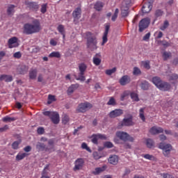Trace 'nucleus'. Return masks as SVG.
Wrapping results in <instances>:
<instances>
[{"mask_svg":"<svg viewBox=\"0 0 178 178\" xmlns=\"http://www.w3.org/2000/svg\"><path fill=\"white\" fill-rule=\"evenodd\" d=\"M41 30V24L38 19H35L32 23H26L24 25V34L30 35L31 34H35V33H40Z\"/></svg>","mask_w":178,"mask_h":178,"instance_id":"obj_1","label":"nucleus"},{"mask_svg":"<svg viewBox=\"0 0 178 178\" xmlns=\"http://www.w3.org/2000/svg\"><path fill=\"white\" fill-rule=\"evenodd\" d=\"M86 39H87V48L90 51H95L97 49L98 47H97V44L98 42L97 41V38L90 32L86 33Z\"/></svg>","mask_w":178,"mask_h":178,"instance_id":"obj_2","label":"nucleus"},{"mask_svg":"<svg viewBox=\"0 0 178 178\" xmlns=\"http://www.w3.org/2000/svg\"><path fill=\"white\" fill-rule=\"evenodd\" d=\"M78 68L79 73L78 74V78L76 80H79L80 81H86V76H84L86 71L87 70V65L84 63L79 64Z\"/></svg>","mask_w":178,"mask_h":178,"instance_id":"obj_3","label":"nucleus"},{"mask_svg":"<svg viewBox=\"0 0 178 178\" xmlns=\"http://www.w3.org/2000/svg\"><path fill=\"white\" fill-rule=\"evenodd\" d=\"M115 136L118 138H120V140H122V141H124V143H126V141H130L131 143L134 141V138L130 136L129 134L124 131H117Z\"/></svg>","mask_w":178,"mask_h":178,"instance_id":"obj_4","label":"nucleus"},{"mask_svg":"<svg viewBox=\"0 0 178 178\" xmlns=\"http://www.w3.org/2000/svg\"><path fill=\"white\" fill-rule=\"evenodd\" d=\"M43 115L44 116H49L54 124L59 123V114L58 113L55 111H44L43 112Z\"/></svg>","mask_w":178,"mask_h":178,"instance_id":"obj_5","label":"nucleus"},{"mask_svg":"<svg viewBox=\"0 0 178 178\" xmlns=\"http://www.w3.org/2000/svg\"><path fill=\"white\" fill-rule=\"evenodd\" d=\"M91 108H92V104L86 102L84 103H81L78 106L76 111L79 113H84V112H87V111H88V109H91Z\"/></svg>","mask_w":178,"mask_h":178,"instance_id":"obj_6","label":"nucleus"},{"mask_svg":"<svg viewBox=\"0 0 178 178\" xmlns=\"http://www.w3.org/2000/svg\"><path fill=\"white\" fill-rule=\"evenodd\" d=\"M149 23H151V19L149 17H146L143 19L142 20L140 21L139 22V31L140 33H143V31L149 26Z\"/></svg>","mask_w":178,"mask_h":178,"instance_id":"obj_7","label":"nucleus"},{"mask_svg":"<svg viewBox=\"0 0 178 178\" xmlns=\"http://www.w3.org/2000/svg\"><path fill=\"white\" fill-rule=\"evenodd\" d=\"M36 149H38V151H45L46 152H54V151H55L54 147H47L45 144L40 142L37 143Z\"/></svg>","mask_w":178,"mask_h":178,"instance_id":"obj_8","label":"nucleus"},{"mask_svg":"<svg viewBox=\"0 0 178 178\" xmlns=\"http://www.w3.org/2000/svg\"><path fill=\"white\" fill-rule=\"evenodd\" d=\"M159 148L163 149L165 156H168V154H170V151H172V145L170 144L161 143L159 145Z\"/></svg>","mask_w":178,"mask_h":178,"instance_id":"obj_9","label":"nucleus"},{"mask_svg":"<svg viewBox=\"0 0 178 178\" xmlns=\"http://www.w3.org/2000/svg\"><path fill=\"white\" fill-rule=\"evenodd\" d=\"M91 141L95 145H98V140H106V135L102 134H95L90 137Z\"/></svg>","mask_w":178,"mask_h":178,"instance_id":"obj_10","label":"nucleus"},{"mask_svg":"<svg viewBox=\"0 0 178 178\" xmlns=\"http://www.w3.org/2000/svg\"><path fill=\"white\" fill-rule=\"evenodd\" d=\"M121 126H125L127 127L134 126V122H133V115H129L128 118H124L121 122Z\"/></svg>","mask_w":178,"mask_h":178,"instance_id":"obj_11","label":"nucleus"},{"mask_svg":"<svg viewBox=\"0 0 178 178\" xmlns=\"http://www.w3.org/2000/svg\"><path fill=\"white\" fill-rule=\"evenodd\" d=\"M83 166H84V159L82 158L77 159L74 161V170H81V169H83Z\"/></svg>","mask_w":178,"mask_h":178,"instance_id":"obj_12","label":"nucleus"},{"mask_svg":"<svg viewBox=\"0 0 178 178\" xmlns=\"http://www.w3.org/2000/svg\"><path fill=\"white\" fill-rule=\"evenodd\" d=\"M158 88L160 91H169L172 88V85L168 82L163 81Z\"/></svg>","mask_w":178,"mask_h":178,"instance_id":"obj_13","label":"nucleus"},{"mask_svg":"<svg viewBox=\"0 0 178 178\" xmlns=\"http://www.w3.org/2000/svg\"><path fill=\"white\" fill-rule=\"evenodd\" d=\"M152 10V1L145 3L142 7L143 13H149Z\"/></svg>","mask_w":178,"mask_h":178,"instance_id":"obj_14","label":"nucleus"},{"mask_svg":"<svg viewBox=\"0 0 178 178\" xmlns=\"http://www.w3.org/2000/svg\"><path fill=\"white\" fill-rule=\"evenodd\" d=\"M111 29V25L107 24L105 26V31L102 37V45H105L108 42V33H109V29Z\"/></svg>","mask_w":178,"mask_h":178,"instance_id":"obj_15","label":"nucleus"},{"mask_svg":"<svg viewBox=\"0 0 178 178\" xmlns=\"http://www.w3.org/2000/svg\"><path fill=\"white\" fill-rule=\"evenodd\" d=\"M122 113H123V110L115 109L109 113V117L113 119L115 118H118V116H122Z\"/></svg>","mask_w":178,"mask_h":178,"instance_id":"obj_16","label":"nucleus"},{"mask_svg":"<svg viewBox=\"0 0 178 178\" xmlns=\"http://www.w3.org/2000/svg\"><path fill=\"white\" fill-rule=\"evenodd\" d=\"M17 46V38L13 37L8 40V48H16Z\"/></svg>","mask_w":178,"mask_h":178,"instance_id":"obj_17","label":"nucleus"},{"mask_svg":"<svg viewBox=\"0 0 178 178\" xmlns=\"http://www.w3.org/2000/svg\"><path fill=\"white\" fill-rule=\"evenodd\" d=\"M149 132L151 134L155 136V134H161V133H163V129L162 127H152L150 129Z\"/></svg>","mask_w":178,"mask_h":178,"instance_id":"obj_18","label":"nucleus"},{"mask_svg":"<svg viewBox=\"0 0 178 178\" xmlns=\"http://www.w3.org/2000/svg\"><path fill=\"white\" fill-rule=\"evenodd\" d=\"M17 72L19 74H26L29 72V66L26 65H21L17 68Z\"/></svg>","mask_w":178,"mask_h":178,"instance_id":"obj_19","label":"nucleus"},{"mask_svg":"<svg viewBox=\"0 0 178 178\" xmlns=\"http://www.w3.org/2000/svg\"><path fill=\"white\" fill-rule=\"evenodd\" d=\"M0 81H6V83H10L13 81V76L11 75L3 74L0 76Z\"/></svg>","mask_w":178,"mask_h":178,"instance_id":"obj_20","label":"nucleus"},{"mask_svg":"<svg viewBox=\"0 0 178 178\" xmlns=\"http://www.w3.org/2000/svg\"><path fill=\"white\" fill-rule=\"evenodd\" d=\"M130 81V76L125 75L121 77V79H120V84H121V86H126L127 84H129Z\"/></svg>","mask_w":178,"mask_h":178,"instance_id":"obj_21","label":"nucleus"},{"mask_svg":"<svg viewBox=\"0 0 178 178\" xmlns=\"http://www.w3.org/2000/svg\"><path fill=\"white\" fill-rule=\"evenodd\" d=\"M25 3L31 10H37L38 9V5L35 2L26 1Z\"/></svg>","mask_w":178,"mask_h":178,"instance_id":"obj_22","label":"nucleus"},{"mask_svg":"<svg viewBox=\"0 0 178 178\" xmlns=\"http://www.w3.org/2000/svg\"><path fill=\"white\" fill-rule=\"evenodd\" d=\"M108 162L111 165H118V162H119V157L117 155H111L108 158Z\"/></svg>","mask_w":178,"mask_h":178,"instance_id":"obj_23","label":"nucleus"},{"mask_svg":"<svg viewBox=\"0 0 178 178\" xmlns=\"http://www.w3.org/2000/svg\"><path fill=\"white\" fill-rule=\"evenodd\" d=\"M152 81L153 84H154V86L159 88L163 81H162L159 76H154L152 79Z\"/></svg>","mask_w":178,"mask_h":178,"instance_id":"obj_24","label":"nucleus"},{"mask_svg":"<svg viewBox=\"0 0 178 178\" xmlns=\"http://www.w3.org/2000/svg\"><path fill=\"white\" fill-rule=\"evenodd\" d=\"M72 16L78 20L81 17V8L79 7L76 8L72 13Z\"/></svg>","mask_w":178,"mask_h":178,"instance_id":"obj_25","label":"nucleus"},{"mask_svg":"<svg viewBox=\"0 0 178 178\" xmlns=\"http://www.w3.org/2000/svg\"><path fill=\"white\" fill-rule=\"evenodd\" d=\"M37 73H38V71L36 68L31 69L29 71V79L31 80H35V79H37Z\"/></svg>","mask_w":178,"mask_h":178,"instance_id":"obj_26","label":"nucleus"},{"mask_svg":"<svg viewBox=\"0 0 178 178\" xmlns=\"http://www.w3.org/2000/svg\"><path fill=\"white\" fill-rule=\"evenodd\" d=\"M121 15L122 17H127V16H129L128 6H121Z\"/></svg>","mask_w":178,"mask_h":178,"instance_id":"obj_27","label":"nucleus"},{"mask_svg":"<svg viewBox=\"0 0 178 178\" xmlns=\"http://www.w3.org/2000/svg\"><path fill=\"white\" fill-rule=\"evenodd\" d=\"M79 88V84L72 85L70 86L67 89V94L68 95H70V94H73L75 90H77Z\"/></svg>","mask_w":178,"mask_h":178,"instance_id":"obj_28","label":"nucleus"},{"mask_svg":"<svg viewBox=\"0 0 178 178\" xmlns=\"http://www.w3.org/2000/svg\"><path fill=\"white\" fill-rule=\"evenodd\" d=\"M105 171V167H99L96 168L95 170L92 171V175H95V176L102 173V172Z\"/></svg>","mask_w":178,"mask_h":178,"instance_id":"obj_29","label":"nucleus"},{"mask_svg":"<svg viewBox=\"0 0 178 178\" xmlns=\"http://www.w3.org/2000/svg\"><path fill=\"white\" fill-rule=\"evenodd\" d=\"M15 8H16L15 5L11 4L8 6L7 8V13L8 16H13V13H15Z\"/></svg>","mask_w":178,"mask_h":178,"instance_id":"obj_30","label":"nucleus"},{"mask_svg":"<svg viewBox=\"0 0 178 178\" xmlns=\"http://www.w3.org/2000/svg\"><path fill=\"white\" fill-rule=\"evenodd\" d=\"M146 145L147 148H154L155 147V143L151 138L147 139L146 140Z\"/></svg>","mask_w":178,"mask_h":178,"instance_id":"obj_31","label":"nucleus"},{"mask_svg":"<svg viewBox=\"0 0 178 178\" xmlns=\"http://www.w3.org/2000/svg\"><path fill=\"white\" fill-rule=\"evenodd\" d=\"M172 58V53L170 51H163V60H168Z\"/></svg>","mask_w":178,"mask_h":178,"instance_id":"obj_32","label":"nucleus"},{"mask_svg":"<svg viewBox=\"0 0 178 178\" xmlns=\"http://www.w3.org/2000/svg\"><path fill=\"white\" fill-rule=\"evenodd\" d=\"M95 9L96 10H102V8H104V3L101 2V1H98L95 4V6H94Z\"/></svg>","mask_w":178,"mask_h":178,"instance_id":"obj_33","label":"nucleus"},{"mask_svg":"<svg viewBox=\"0 0 178 178\" xmlns=\"http://www.w3.org/2000/svg\"><path fill=\"white\" fill-rule=\"evenodd\" d=\"M27 155H29L27 153H19L16 156V161H22V159H24Z\"/></svg>","mask_w":178,"mask_h":178,"instance_id":"obj_34","label":"nucleus"},{"mask_svg":"<svg viewBox=\"0 0 178 178\" xmlns=\"http://www.w3.org/2000/svg\"><path fill=\"white\" fill-rule=\"evenodd\" d=\"M163 15V11L161 9H158L154 13V16L156 19H158V17H162Z\"/></svg>","mask_w":178,"mask_h":178,"instance_id":"obj_35","label":"nucleus"},{"mask_svg":"<svg viewBox=\"0 0 178 178\" xmlns=\"http://www.w3.org/2000/svg\"><path fill=\"white\" fill-rule=\"evenodd\" d=\"M131 98L133 101H135L136 102H138L140 101V99L138 98V95L136 92H131L130 94Z\"/></svg>","mask_w":178,"mask_h":178,"instance_id":"obj_36","label":"nucleus"},{"mask_svg":"<svg viewBox=\"0 0 178 178\" xmlns=\"http://www.w3.org/2000/svg\"><path fill=\"white\" fill-rule=\"evenodd\" d=\"M49 58H60V53L58 51H53L49 54Z\"/></svg>","mask_w":178,"mask_h":178,"instance_id":"obj_37","label":"nucleus"},{"mask_svg":"<svg viewBox=\"0 0 178 178\" xmlns=\"http://www.w3.org/2000/svg\"><path fill=\"white\" fill-rule=\"evenodd\" d=\"M15 120H16V118H11L9 116H6L4 118H3V122H8L9 123H10V122H15Z\"/></svg>","mask_w":178,"mask_h":178,"instance_id":"obj_38","label":"nucleus"},{"mask_svg":"<svg viewBox=\"0 0 178 178\" xmlns=\"http://www.w3.org/2000/svg\"><path fill=\"white\" fill-rule=\"evenodd\" d=\"M168 27H169V22L168 20H165L163 26H160V30H161L162 31H165V30H166Z\"/></svg>","mask_w":178,"mask_h":178,"instance_id":"obj_39","label":"nucleus"},{"mask_svg":"<svg viewBox=\"0 0 178 178\" xmlns=\"http://www.w3.org/2000/svg\"><path fill=\"white\" fill-rule=\"evenodd\" d=\"M139 118L143 120V122H145V116L144 115V108H140L139 110Z\"/></svg>","mask_w":178,"mask_h":178,"instance_id":"obj_40","label":"nucleus"},{"mask_svg":"<svg viewBox=\"0 0 178 178\" xmlns=\"http://www.w3.org/2000/svg\"><path fill=\"white\" fill-rule=\"evenodd\" d=\"M140 87L142 90H148L149 87V83L147 81H144L143 82L141 83Z\"/></svg>","mask_w":178,"mask_h":178,"instance_id":"obj_41","label":"nucleus"},{"mask_svg":"<svg viewBox=\"0 0 178 178\" xmlns=\"http://www.w3.org/2000/svg\"><path fill=\"white\" fill-rule=\"evenodd\" d=\"M116 72V67H113L111 70H106V74H107V76H112V74H113V73H115Z\"/></svg>","mask_w":178,"mask_h":178,"instance_id":"obj_42","label":"nucleus"},{"mask_svg":"<svg viewBox=\"0 0 178 178\" xmlns=\"http://www.w3.org/2000/svg\"><path fill=\"white\" fill-rule=\"evenodd\" d=\"M48 99L49 100L47 101V104L49 105H51V102H54L56 101V99H55V97L52 95H49Z\"/></svg>","mask_w":178,"mask_h":178,"instance_id":"obj_43","label":"nucleus"},{"mask_svg":"<svg viewBox=\"0 0 178 178\" xmlns=\"http://www.w3.org/2000/svg\"><path fill=\"white\" fill-rule=\"evenodd\" d=\"M93 63L96 66H99L101 65V59L98 57H93Z\"/></svg>","mask_w":178,"mask_h":178,"instance_id":"obj_44","label":"nucleus"},{"mask_svg":"<svg viewBox=\"0 0 178 178\" xmlns=\"http://www.w3.org/2000/svg\"><path fill=\"white\" fill-rule=\"evenodd\" d=\"M142 65L145 69L149 70L151 69V66L149 65V61H143Z\"/></svg>","mask_w":178,"mask_h":178,"instance_id":"obj_45","label":"nucleus"},{"mask_svg":"<svg viewBox=\"0 0 178 178\" xmlns=\"http://www.w3.org/2000/svg\"><path fill=\"white\" fill-rule=\"evenodd\" d=\"M81 149H86V151H88V152H91V149H90V147H88V145H87V143H83L81 144Z\"/></svg>","mask_w":178,"mask_h":178,"instance_id":"obj_46","label":"nucleus"},{"mask_svg":"<svg viewBox=\"0 0 178 178\" xmlns=\"http://www.w3.org/2000/svg\"><path fill=\"white\" fill-rule=\"evenodd\" d=\"M57 30L60 33L63 34V33H65V26L62 24H60L58 25Z\"/></svg>","mask_w":178,"mask_h":178,"instance_id":"obj_47","label":"nucleus"},{"mask_svg":"<svg viewBox=\"0 0 178 178\" xmlns=\"http://www.w3.org/2000/svg\"><path fill=\"white\" fill-rule=\"evenodd\" d=\"M141 73V70H140V68L137 67H135L134 68V72H133V74L135 75V76H138V74H140Z\"/></svg>","mask_w":178,"mask_h":178,"instance_id":"obj_48","label":"nucleus"},{"mask_svg":"<svg viewBox=\"0 0 178 178\" xmlns=\"http://www.w3.org/2000/svg\"><path fill=\"white\" fill-rule=\"evenodd\" d=\"M130 3H131V0H124L121 6H127L129 8Z\"/></svg>","mask_w":178,"mask_h":178,"instance_id":"obj_49","label":"nucleus"},{"mask_svg":"<svg viewBox=\"0 0 178 178\" xmlns=\"http://www.w3.org/2000/svg\"><path fill=\"white\" fill-rule=\"evenodd\" d=\"M48 6V4L44 3L42 5L41 9H40V12L42 13H45L47 12V8Z\"/></svg>","mask_w":178,"mask_h":178,"instance_id":"obj_50","label":"nucleus"},{"mask_svg":"<svg viewBox=\"0 0 178 178\" xmlns=\"http://www.w3.org/2000/svg\"><path fill=\"white\" fill-rule=\"evenodd\" d=\"M107 105H116V102L113 97H111L109 101L107 102Z\"/></svg>","mask_w":178,"mask_h":178,"instance_id":"obj_51","label":"nucleus"},{"mask_svg":"<svg viewBox=\"0 0 178 178\" xmlns=\"http://www.w3.org/2000/svg\"><path fill=\"white\" fill-rule=\"evenodd\" d=\"M68 122H69V116L65 115L63 118V124H67Z\"/></svg>","mask_w":178,"mask_h":178,"instance_id":"obj_52","label":"nucleus"},{"mask_svg":"<svg viewBox=\"0 0 178 178\" xmlns=\"http://www.w3.org/2000/svg\"><path fill=\"white\" fill-rule=\"evenodd\" d=\"M19 144H20L19 141L14 142L12 145L13 149H17V148H19Z\"/></svg>","mask_w":178,"mask_h":178,"instance_id":"obj_53","label":"nucleus"},{"mask_svg":"<svg viewBox=\"0 0 178 178\" xmlns=\"http://www.w3.org/2000/svg\"><path fill=\"white\" fill-rule=\"evenodd\" d=\"M38 134H44L45 133V129H44V127H39L37 130Z\"/></svg>","mask_w":178,"mask_h":178,"instance_id":"obj_54","label":"nucleus"},{"mask_svg":"<svg viewBox=\"0 0 178 178\" xmlns=\"http://www.w3.org/2000/svg\"><path fill=\"white\" fill-rule=\"evenodd\" d=\"M13 56L16 58V59H20L22 58V53H20V51L15 52Z\"/></svg>","mask_w":178,"mask_h":178,"instance_id":"obj_55","label":"nucleus"},{"mask_svg":"<svg viewBox=\"0 0 178 178\" xmlns=\"http://www.w3.org/2000/svg\"><path fill=\"white\" fill-rule=\"evenodd\" d=\"M7 130H9V126L6 124L0 128V133H3V131H6Z\"/></svg>","mask_w":178,"mask_h":178,"instance_id":"obj_56","label":"nucleus"},{"mask_svg":"<svg viewBox=\"0 0 178 178\" xmlns=\"http://www.w3.org/2000/svg\"><path fill=\"white\" fill-rule=\"evenodd\" d=\"M178 79V75L177 74H172L170 76V80H174L176 81Z\"/></svg>","mask_w":178,"mask_h":178,"instance_id":"obj_57","label":"nucleus"},{"mask_svg":"<svg viewBox=\"0 0 178 178\" xmlns=\"http://www.w3.org/2000/svg\"><path fill=\"white\" fill-rule=\"evenodd\" d=\"M93 158L96 160L100 159L101 156H99V154H98L97 152H94L92 154Z\"/></svg>","mask_w":178,"mask_h":178,"instance_id":"obj_58","label":"nucleus"},{"mask_svg":"<svg viewBox=\"0 0 178 178\" xmlns=\"http://www.w3.org/2000/svg\"><path fill=\"white\" fill-rule=\"evenodd\" d=\"M104 146L106 147V148H113V143L111 142H106L105 143Z\"/></svg>","mask_w":178,"mask_h":178,"instance_id":"obj_59","label":"nucleus"},{"mask_svg":"<svg viewBox=\"0 0 178 178\" xmlns=\"http://www.w3.org/2000/svg\"><path fill=\"white\" fill-rule=\"evenodd\" d=\"M143 158H145V159H149V161H152L154 156L147 154L143 156Z\"/></svg>","mask_w":178,"mask_h":178,"instance_id":"obj_60","label":"nucleus"},{"mask_svg":"<svg viewBox=\"0 0 178 178\" xmlns=\"http://www.w3.org/2000/svg\"><path fill=\"white\" fill-rule=\"evenodd\" d=\"M50 45H52V47H56V45H58V42L54 39H51Z\"/></svg>","mask_w":178,"mask_h":178,"instance_id":"obj_61","label":"nucleus"},{"mask_svg":"<svg viewBox=\"0 0 178 178\" xmlns=\"http://www.w3.org/2000/svg\"><path fill=\"white\" fill-rule=\"evenodd\" d=\"M151 37V33H147L145 36L143 37V41H148L149 40V38Z\"/></svg>","mask_w":178,"mask_h":178,"instance_id":"obj_62","label":"nucleus"},{"mask_svg":"<svg viewBox=\"0 0 178 178\" xmlns=\"http://www.w3.org/2000/svg\"><path fill=\"white\" fill-rule=\"evenodd\" d=\"M48 141V144L49 145H51L50 148H54V149H55V148L54 147V144H55V141L54 140V139H49Z\"/></svg>","mask_w":178,"mask_h":178,"instance_id":"obj_63","label":"nucleus"},{"mask_svg":"<svg viewBox=\"0 0 178 178\" xmlns=\"http://www.w3.org/2000/svg\"><path fill=\"white\" fill-rule=\"evenodd\" d=\"M161 176L163 177V178H173V176L168 174V173H163V174H161Z\"/></svg>","mask_w":178,"mask_h":178,"instance_id":"obj_64","label":"nucleus"}]
</instances>
